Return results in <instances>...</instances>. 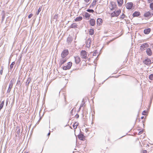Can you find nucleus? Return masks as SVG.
<instances>
[{
	"mask_svg": "<svg viewBox=\"0 0 153 153\" xmlns=\"http://www.w3.org/2000/svg\"><path fill=\"white\" fill-rule=\"evenodd\" d=\"M82 105L81 106H81H80V108H80V107H82Z\"/></svg>",
	"mask_w": 153,
	"mask_h": 153,
	"instance_id": "nucleus-47",
	"label": "nucleus"
},
{
	"mask_svg": "<svg viewBox=\"0 0 153 153\" xmlns=\"http://www.w3.org/2000/svg\"><path fill=\"white\" fill-rule=\"evenodd\" d=\"M77 25L76 23H73L71 25L70 28H77Z\"/></svg>",
	"mask_w": 153,
	"mask_h": 153,
	"instance_id": "nucleus-19",
	"label": "nucleus"
},
{
	"mask_svg": "<svg viewBox=\"0 0 153 153\" xmlns=\"http://www.w3.org/2000/svg\"><path fill=\"white\" fill-rule=\"evenodd\" d=\"M20 132V129H18L16 131V133L17 134H19Z\"/></svg>",
	"mask_w": 153,
	"mask_h": 153,
	"instance_id": "nucleus-40",
	"label": "nucleus"
},
{
	"mask_svg": "<svg viewBox=\"0 0 153 153\" xmlns=\"http://www.w3.org/2000/svg\"><path fill=\"white\" fill-rule=\"evenodd\" d=\"M90 23L91 25L94 26L95 25V21L94 19H91L90 21Z\"/></svg>",
	"mask_w": 153,
	"mask_h": 153,
	"instance_id": "nucleus-14",
	"label": "nucleus"
},
{
	"mask_svg": "<svg viewBox=\"0 0 153 153\" xmlns=\"http://www.w3.org/2000/svg\"><path fill=\"white\" fill-rule=\"evenodd\" d=\"M150 29L148 28L147 29H145L144 30V33L145 34H147L150 32Z\"/></svg>",
	"mask_w": 153,
	"mask_h": 153,
	"instance_id": "nucleus-17",
	"label": "nucleus"
},
{
	"mask_svg": "<svg viewBox=\"0 0 153 153\" xmlns=\"http://www.w3.org/2000/svg\"><path fill=\"white\" fill-rule=\"evenodd\" d=\"M116 7V5L114 3H111V5L109 6V8L111 10L115 9Z\"/></svg>",
	"mask_w": 153,
	"mask_h": 153,
	"instance_id": "nucleus-8",
	"label": "nucleus"
},
{
	"mask_svg": "<svg viewBox=\"0 0 153 153\" xmlns=\"http://www.w3.org/2000/svg\"><path fill=\"white\" fill-rule=\"evenodd\" d=\"M91 38H88L87 39L86 42V43L87 47L88 48H89L91 46Z\"/></svg>",
	"mask_w": 153,
	"mask_h": 153,
	"instance_id": "nucleus-7",
	"label": "nucleus"
},
{
	"mask_svg": "<svg viewBox=\"0 0 153 153\" xmlns=\"http://www.w3.org/2000/svg\"><path fill=\"white\" fill-rule=\"evenodd\" d=\"M140 14V12L136 11L133 13V17H137L139 16Z\"/></svg>",
	"mask_w": 153,
	"mask_h": 153,
	"instance_id": "nucleus-20",
	"label": "nucleus"
},
{
	"mask_svg": "<svg viewBox=\"0 0 153 153\" xmlns=\"http://www.w3.org/2000/svg\"><path fill=\"white\" fill-rule=\"evenodd\" d=\"M72 65V63L71 62H69L68 63L67 65L63 67V69L64 70L69 69L71 68Z\"/></svg>",
	"mask_w": 153,
	"mask_h": 153,
	"instance_id": "nucleus-5",
	"label": "nucleus"
},
{
	"mask_svg": "<svg viewBox=\"0 0 153 153\" xmlns=\"http://www.w3.org/2000/svg\"><path fill=\"white\" fill-rule=\"evenodd\" d=\"M33 16V14L32 13L30 14L28 16V18L29 19L30 18Z\"/></svg>",
	"mask_w": 153,
	"mask_h": 153,
	"instance_id": "nucleus-36",
	"label": "nucleus"
},
{
	"mask_svg": "<svg viewBox=\"0 0 153 153\" xmlns=\"http://www.w3.org/2000/svg\"><path fill=\"white\" fill-rule=\"evenodd\" d=\"M1 109H0V111H1Z\"/></svg>",
	"mask_w": 153,
	"mask_h": 153,
	"instance_id": "nucleus-49",
	"label": "nucleus"
},
{
	"mask_svg": "<svg viewBox=\"0 0 153 153\" xmlns=\"http://www.w3.org/2000/svg\"><path fill=\"white\" fill-rule=\"evenodd\" d=\"M7 102H6V105H7Z\"/></svg>",
	"mask_w": 153,
	"mask_h": 153,
	"instance_id": "nucleus-48",
	"label": "nucleus"
},
{
	"mask_svg": "<svg viewBox=\"0 0 153 153\" xmlns=\"http://www.w3.org/2000/svg\"><path fill=\"white\" fill-rule=\"evenodd\" d=\"M78 137L80 140H84L85 137L83 134H81L78 135Z\"/></svg>",
	"mask_w": 153,
	"mask_h": 153,
	"instance_id": "nucleus-15",
	"label": "nucleus"
},
{
	"mask_svg": "<svg viewBox=\"0 0 153 153\" xmlns=\"http://www.w3.org/2000/svg\"><path fill=\"white\" fill-rule=\"evenodd\" d=\"M125 17V15L123 13L122 15L121 16L120 18L121 19H123Z\"/></svg>",
	"mask_w": 153,
	"mask_h": 153,
	"instance_id": "nucleus-35",
	"label": "nucleus"
},
{
	"mask_svg": "<svg viewBox=\"0 0 153 153\" xmlns=\"http://www.w3.org/2000/svg\"><path fill=\"white\" fill-rule=\"evenodd\" d=\"M97 0H93V1L92 3V4L93 6H94L96 5V3Z\"/></svg>",
	"mask_w": 153,
	"mask_h": 153,
	"instance_id": "nucleus-28",
	"label": "nucleus"
},
{
	"mask_svg": "<svg viewBox=\"0 0 153 153\" xmlns=\"http://www.w3.org/2000/svg\"><path fill=\"white\" fill-rule=\"evenodd\" d=\"M151 60L150 59H146L145 62H144V63L146 65H149L151 63Z\"/></svg>",
	"mask_w": 153,
	"mask_h": 153,
	"instance_id": "nucleus-18",
	"label": "nucleus"
},
{
	"mask_svg": "<svg viewBox=\"0 0 153 153\" xmlns=\"http://www.w3.org/2000/svg\"><path fill=\"white\" fill-rule=\"evenodd\" d=\"M133 6V4L132 2L128 3L126 5V8L128 9H131Z\"/></svg>",
	"mask_w": 153,
	"mask_h": 153,
	"instance_id": "nucleus-6",
	"label": "nucleus"
},
{
	"mask_svg": "<svg viewBox=\"0 0 153 153\" xmlns=\"http://www.w3.org/2000/svg\"><path fill=\"white\" fill-rule=\"evenodd\" d=\"M41 7H40L38 10V11L37 12H36V14L38 15L39 13V12L41 11Z\"/></svg>",
	"mask_w": 153,
	"mask_h": 153,
	"instance_id": "nucleus-30",
	"label": "nucleus"
},
{
	"mask_svg": "<svg viewBox=\"0 0 153 153\" xmlns=\"http://www.w3.org/2000/svg\"><path fill=\"white\" fill-rule=\"evenodd\" d=\"M79 117V115L77 114H76V118H78Z\"/></svg>",
	"mask_w": 153,
	"mask_h": 153,
	"instance_id": "nucleus-44",
	"label": "nucleus"
},
{
	"mask_svg": "<svg viewBox=\"0 0 153 153\" xmlns=\"http://www.w3.org/2000/svg\"><path fill=\"white\" fill-rule=\"evenodd\" d=\"M149 46V45L147 43H144L140 46V49L141 51H144Z\"/></svg>",
	"mask_w": 153,
	"mask_h": 153,
	"instance_id": "nucleus-3",
	"label": "nucleus"
},
{
	"mask_svg": "<svg viewBox=\"0 0 153 153\" xmlns=\"http://www.w3.org/2000/svg\"><path fill=\"white\" fill-rule=\"evenodd\" d=\"M12 81V80H11L9 83V88L7 91V92L9 93L10 92L12 87L13 84Z\"/></svg>",
	"mask_w": 153,
	"mask_h": 153,
	"instance_id": "nucleus-13",
	"label": "nucleus"
},
{
	"mask_svg": "<svg viewBox=\"0 0 153 153\" xmlns=\"http://www.w3.org/2000/svg\"><path fill=\"white\" fill-rule=\"evenodd\" d=\"M83 16L85 17L87 19H89V18L90 17V15L87 12H85L83 14Z\"/></svg>",
	"mask_w": 153,
	"mask_h": 153,
	"instance_id": "nucleus-16",
	"label": "nucleus"
},
{
	"mask_svg": "<svg viewBox=\"0 0 153 153\" xmlns=\"http://www.w3.org/2000/svg\"><path fill=\"white\" fill-rule=\"evenodd\" d=\"M150 7L152 10H153V2L150 4Z\"/></svg>",
	"mask_w": 153,
	"mask_h": 153,
	"instance_id": "nucleus-31",
	"label": "nucleus"
},
{
	"mask_svg": "<svg viewBox=\"0 0 153 153\" xmlns=\"http://www.w3.org/2000/svg\"><path fill=\"white\" fill-rule=\"evenodd\" d=\"M82 19V18L81 16H79L76 17L74 20L76 22H79L81 21Z\"/></svg>",
	"mask_w": 153,
	"mask_h": 153,
	"instance_id": "nucleus-23",
	"label": "nucleus"
},
{
	"mask_svg": "<svg viewBox=\"0 0 153 153\" xmlns=\"http://www.w3.org/2000/svg\"><path fill=\"white\" fill-rule=\"evenodd\" d=\"M143 153H147V151L146 150H144L143 151Z\"/></svg>",
	"mask_w": 153,
	"mask_h": 153,
	"instance_id": "nucleus-43",
	"label": "nucleus"
},
{
	"mask_svg": "<svg viewBox=\"0 0 153 153\" xmlns=\"http://www.w3.org/2000/svg\"><path fill=\"white\" fill-rule=\"evenodd\" d=\"M144 118V117L143 116V117H141V119H143Z\"/></svg>",
	"mask_w": 153,
	"mask_h": 153,
	"instance_id": "nucleus-46",
	"label": "nucleus"
},
{
	"mask_svg": "<svg viewBox=\"0 0 153 153\" xmlns=\"http://www.w3.org/2000/svg\"><path fill=\"white\" fill-rule=\"evenodd\" d=\"M143 131H140V132H139L138 133V134H140L141 133H143Z\"/></svg>",
	"mask_w": 153,
	"mask_h": 153,
	"instance_id": "nucleus-41",
	"label": "nucleus"
},
{
	"mask_svg": "<svg viewBox=\"0 0 153 153\" xmlns=\"http://www.w3.org/2000/svg\"><path fill=\"white\" fill-rule=\"evenodd\" d=\"M75 62L76 64H79L80 61V58L79 56H77L74 57Z\"/></svg>",
	"mask_w": 153,
	"mask_h": 153,
	"instance_id": "nucleus-9",
	"label": "nucleus"
},
{
	"mask_svg": "<svg viewBox=\"0 0 153 153\" xmlns=\"http://www.w3.org/2000/svg\"><path fill=\"white\" fill-rule=\"evenodd\" d=\"M97 53V51H95L93 53V56H96Z\"/></svg>",
	"mask_w": 153,
	"mask_h": 153,
	"instance_id": "nucleus-34",
	"label": "nucleus"
},
{
	"mask_svg": "<svg viewBox=\"0 0 153 153\" xmlns=\"http://www.w3.org/2000/svg\"><path fill=\"white\" fill-rule=\"evenodd\" d=\"M121 12V10L120 9L117 10H115L111 14V17H114L118 16Z\"/></svg>",
	"mask_w": 153,
	"mask_h": 153,
	"instance_id": "nucleus-1",
	"label": "nucleus"
},
{
	"mask_svg": "<svg viewBox=\"0 0 153 153\" xmlns=\"http://www.w3.org/2000/svg\"><path fill=\"white\" fill-rule=\"evenodd\" d=\"M80 56L82 58L86 59L87 58V53L85 51L82 50L80 52Z\"/></svg>",
	"mask_w": 153,
	"mask_h": 153,
	"instance_id": "nucleus-2",
	"label": "nucleus"
},
{
	"mask_svg": "<svg viewBox=\"0 0 153 153\" xmlns=\"http://www.w3.org/2000/svg\"><path fill=\"white\" fill-rule=\"evenodd\" d=\"M4 101L0 102V109H1L2 108L4 105Z\"/></svg>",
	"mask_w": 153,
	"mask_h": 153,
	"instance_id": "nucleus-26",
	"label": "nucleus"
},
{
	"mask_svg": "<svg viewBox=\"0 0 153 153\" xmlns=\"http://www.w3.org/2000/svg\"><path fill=\"white\" fill-rule=\"evenodd\" d=\"M149 78L150 79L152 80L153 78V74H151L149 76Z\"/></svg>",
	"mask_w": 153,
	"mask_h": 153,
	"instance_id": "nucleus-32",
	"label": "nucleus"
},
{
	"mask_svg": "<svg viewBox=\"0 0 153 153\" xmlns=\"http://www.w3.org/2000/svg\"><path fill=\"white\" fill-rule=\"evenodd\" d=\"M102 22V20L100 18H99L97 20V24L98 25H100Z\"/></svg>",
	"mask_w": 153,
	"mask_h": 153,
	"instance_id": "nucleus-21",
	"label": "nucleus"
},
{
	"mask_svg": "<svg viewBox=\"0 0 153 153\" xmlns=\"http://www.w3.org/2000/svg\"><path fill=\"white\" fill-rule=\"evenodd\" d=\"M117 1L119 6H122L123 3V0H117Z\"/></svg>",
	"mask_w": 153,
	"mask_h": 153,
	"instance_id": "nucleus-22",
	"label": "nucleus"
},
{
	"mask_svg": "<svg viewBox=\"0 0 153 153\" xmlns=\"http://www.w3.org/2000/svg\"><path fill=\"white\" fill-rule=\"evenodd\" d=\"M50 132H49V133H48V135L49 136V135H50Z\"/></svg>",
	"mask_w": 153,
	"mask_h": 153,
	"instance_id": "nucleus-45",
	"label": "nucleus"
},
{
	"mask_svg": "<svg viewBox=\"0 0 153 153\" xmlns=\"http://www.w3.org/2000/svg\"><path fill=\"white\" fill-rule=\"evenodd\" d=\"M14 64H15L14 62H13L11 63V64L10 65V69H12L13 68V66Z\"/></svg>",
	"mask_w": 153,
	"mask_h": 153,
	"instance_id": "nucleus-33",
	"label": "nucleus"
},
{
	"mask_svg": "<svg viewBox=\"0 0 153 153\" xmlns=\"http://www.w3.org/2000/svg\"><path fill=\"white\" fill-rule=\"evenodd\" d=\"M94 33V30L93 29H90L89 31V33L91 35H93Z\"/></svg>",
	"mask_w": 153,
	"mask_h": 153,
	"instance_id": "nucleus-25",
	"label": "nucleus"
},
{
	"mask_svg": "<svg viewBox=\"0 0 153 153\" xmlns=\"http://www.w3.org/2000/svg\"><path fill=\"white\" fill-rule=\"evenodd\" d=\"M67 58H62L60 59V63L62 65L65 63L67 60Z\"/></svg>",
	"mask_w": 153,
	"mask_h": 153,
	"instance_id": "nucleus-10",
	"label": "nucleus"
},
{
	"mask_svg": "<svg viewBox=\"0 0 153 153\" xmlns=\"http://www.w3.org/2000/svg\"><path fill=\"white\" fill-rule=\"evenodd\" d=\"M72 38L71 36H69L68 37L67 41L68 42H72Z\"/></svg>",
	"mask_w": 153,
	"mask_h": 153,
	"instance_id": "nucleus-24",
	"label": "nucleus"
},
{
	"mask_svg": "<svg viewBox=\"0 0 153 153\" xmlns=\"http://www.w3.org/2000/svg\"><path fill=\"white\" fill-rule=\"evenodd\" d=\"M3 72V68H2L1 70L0 71V74L2 75Z\"/></svg>",
	"mask_w": 153,
	"mask_h": 153,
	"instance_id": "nucleus-39",
	"label": "nucleus"
},
{
	"mask_svg": "<svg viewBox=\"0 0 153 153\" xmlns=\"http://www.w3.org/2000/svg\"><path fill=\"white\" fill-rule=\"evenodd\" d=\"M152 15H153V13H151L149 11L147 12L144 14V16L145 17L151 16Z\"/></svg>",
	"mask_w": 153,
	"mask_h": 153,
	"instance_id": "nucleus-11",
	"label": "nucleus"
},
{
	"mask_svg": "<svg viewBox=\"0 0 153 153\" xmlns=\"http://www.w3.org/2000/svg\"><path fill=\"white\" fill-rule=\"evenodd\" d=\"M68 50H65L62 52L61 54V57L63 58H66L65 57L68 54Z\"/></svg>",
	"mask_w": 153,
	"mask_h": 153,
	"instance_id": "nucleus-4",
	"label": "nucleus"
},
{
	"mask_svg": "<svg viewBox=\"0 0 153 153\" xmlns=\"http://www.w3.org/2000/svg\"><path fill=\"white\" fill-rule=\"evenodd\" d=\"M30 81H31V79L30 78H28V79H27V82H26V85L27 86H28L29 84L30 83Z\"/></svg>",
	"mask_w": 153,
	"mask_h": 153,
	"instance_id": "nucleus-27",
	"label": "nucleus"
},
{
	"mask_svg": "<svg viewBox=\"0 0 153 153\" xmlns=\"http://www.w3.org/2000/svg\"><path fill=\"white\" fill-rule=\"evenodd\" d=\"M146 52L148 56H151L152 53V51L150 48H148L147 49Z\"/></svg>",
	"mask_w": 153,
	"mask_h": 153,
	"instance_id": "nucleus-12",
	"label": "nucleus"
},
{
	"mask_svg": "<svg viewBox=\"0 0 153 153\" xmlns=\"http://www.w3.org/2000/svg\"><path fill=\"white\" fill-rule=\"evenodd\" d=\"M87 11L89 13H93L94 11L92 9H88L87 10Z\"/></svg>",
	"mask_w": 153,
	"mask_h": 153,
	"instance_id": "nucleus-29",
	"label": "nucleus"
},
{
	"mask_svg": "<svg viewBox=\"0 0 153 153\" xmlns=\"http://www.w3.org/2000/svg\"><path fill=\"white\" fill-rule=\"evenodd\" d=\"M146 111L144 110L142 114L143 115H146Z\"/></svg>",
	"mask_w": 153,
	"mask_h": 153,
	"instance_id": "nucleus-37",
	"label": "nucleus"
},
{
	"mask_svg": "<svg viewBox=\"0 0 153 153\" xmlns=\"http://www.w3.org/2000/svg\"><path fill=\"white\" fill-rule=\"evenodd\" d=\"M89 1L90 0H85V1L87 3H88Z\"/></svg>",
	"mask_w": 153,
	"mask_h": 153,
	"instance_id": "nucleus-42",
	"label": "nucleus"
},
{
	"mask_svg": "<svg viewBox=\"0 0 153 153\" xmlns=\"http://www.w3.org/2000/svg\"><path fill=\"white\" fill-rule=\"evenodd\" d=\"M77 124H76V125H75V124H74V125H73V128L74 129H76L77 128Z\"/></svg>",
	"mask_w": 153,
	"mask_h": 153,
	"instance_id": "nucleus-38",
	"label": "nucleus"
}]
</instances>
